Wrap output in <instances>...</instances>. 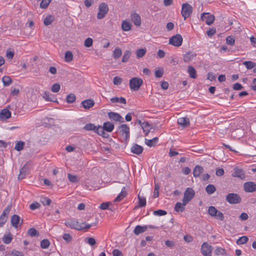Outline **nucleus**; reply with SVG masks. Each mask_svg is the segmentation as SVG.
Instances as JSON below:
<instances>
[{
  "label": "nucleus",
  "mask_w": 256,
  "mask_h": 256,
  "mask_svg": "<svg viewBox=\"0 0 256 256\" xmlns=\"http://www.w3.org/2000/svg\"><path fill=\"white\" fill-rule=\"evenodd\" d=\"M158 138L157 137H155L152 140L146 139V144L150 147L154 146L158 142Z\"/></svg>",
  "instance_id": "30"
},
{
  "label": "nucleus",
  "mask_w": 256,
  "mask_h": 256,
  "mask_svg": "<svg viewBox=\"0 0 256 256\" xmlns=\"http://www.w3.org/2000/svg\"><path fill=\"white\" fill-rule=\"evenodd\" d=\"M204 168L200 166H196L193 170V175L195 178L200 176L204 172Z\"/></svg>",
  "instance_id": "26"
},
{
  "label": "nucleus",
  "mask_w": 256,
  "mask_h": 256,
  "mask_svg": "<svg viewBox=\"0 0 256 256\" xmlns=\"http://www.w3.org/2000/svg\"><path fill=\"white\" fill-rule=\"evenodd\" d=\"M12 239V235L10 234H5L2 238L4 242L6 244H9Z\"/></svg>",
  "instance_id": "43"
},
{
  "label": "nucleus",
  "mask_w": 256,
  "mask_h": 256,
  "mask_svg": "<svg viewBox=\"0 0 256 256\" xmlns=\"http://www.w3.org/2000/svg\"><path fill=\"white\" fill-rule=\"evenodd\" d=\"M213 248L206 242H204L200 248V252L204 256H212Z\"/></svg>",
  "instance_id": "5"
},
{
  "label": "nucleus",
  "mask_w": 256,
  "mask_h": 256,
  "mask_svg": "<svg viewBox=\"0 0 256 256\" xmlns=\"http://www.w3.org/2000/svg\"><path fill=\"white\" fill-rule=\"evenodd\" d=\"M201 20L205 22L208 25H210L213 23L214 20V16L210 13L204 12L202 14Z\"/></svg>",
  "instance_id": "9"
},
{
  "label": "nucleus",
  "mask_w": 256,
  "mask_h": 256,
  "mask_svg": "<svg viewBox=\"0 0 256 256\" xmlns=\"http://www.w3.org/2000/svg\"><path fill=\"white\" fill-rule=\"evenodd\" d=\"M127 195L126 190V187L124 186L120 194L116 196V198L114 199V202H119L124 199Z\"/></svg>",
  "instance_id": "24"
},
{
  "label": "nucleus",
  "mask_w": 256,
  "mask_h": 256,
  "mask_svg": "<svg viewBox=\"0 0 256 256\" xmlns=\"http://www.w3.org/2000/svg\"><path fill=\"white\" fill-rule=\"evenodd\" d=\"M142 128L144 132H145V134L147 135L148 134L150 131V126L148 122H142Z\"/></svg>",
  "instance_id": "34"
},
{
  "label": "nucleus",
  "mask_w": 256,
  "mask_h": 256,
  "mask_svg": "<svg viewBox=\"0 0 256 256\" xmlns=\"http://www.w3.org/2000/svg\"><path fill=\"white\" fill-rule=\"evenodd\" d=\"M167 214L166 212L162 210H158L154 212V214L156 216H164Z\"/></svg>",
  "instance_id": "59"
},
{
  "label": "nucleus",
  "mask_w": 256,
  "mask_h": 256,
  "mask_svg": "<svg viewBox=\"0 0 256 256\" xmlns=\"http://www.w3.org/2000/svg\"><path fill=\"white\" fill-rule=\"evenodd\" d=\"M65 60L67 62H71L73 59V54L70 51H67L65 53Z\"/></svg>",
  "instance_id": "48"
},
{
  "label": "nucleus",
  "mask_w": 256,
  "mask_h": 256,
  "mask_svg": "<svg viewBox=\"0 0 256 256\" xmlns=\"http://www.w3.org/2000/svg\"><path fill=\"white\" fill-rule=\"evenodd\" d=\"M104 130H104L103 126H96L94 132H96L98 134L102 136L104 138H107L108 134L104 132Z\"/></svg>",
  "instance_id": "27"
},
{
  "label": "nucleus",
  "mask_w": 256,
  "mask_h": 256,
  "mask_svg": "<svg viewBox=\"0 0 256 256\" xmlns=\"http://www.w3.org/2000/svg\"><path fill=\"white\" fill-rule=\"evenodd\" d=\"M2 82L4 86H8L12 83V80L8 76H4L2 78Z\"/></svg>",
  "instance_id": "38"
},
{
  "label": "nucleus",
  "mask_w": 256,
  "mask_h": 256,
  "mask_svg": "<svg viewBox=\"0 0 256 256\" xmlns=\"http://www.w3.org/2000/svg\"><path fill=\"white\" fill-rule=\"evenodd\" d=\"M194 194V191L192 188H187L184 194L183 204L186 205L193 198Z\"/></svg>",
  "instance_id": "2"
},
{
  "label": "nucleus",
  "mask_w": 256,
  "mask_h": 256,
  "mask_svg": "<svg viewBox=\"0 0 256 256\" xmlns=\"http://www.w3.org/2000/svg\"><path fill=\"white\" fill-rule=\"evenodd\" d=\"M226 200L231 204H238L241 202L240 196L237 194L231 193L228 194L226 198Z\"/></svg>",
  "instance_id": "4"
},
{
  "label": "nucleus",
  "mask_w": 256,
  "mask_h": 256,
  "mask_svg": "<svg viewBox=\"0 0 256 256\" xmlns=\"http://www.w3.org/2000/svg\"><path fill=\"white\" fill-rule=\"evenodd\" d=\"M216 190V188L213 184H208L206 188V191L208 194H214Z\"/></svg>",
  "instance_id": "35"
},
{
  "label": "nucleus",
  "mask_w": 256,
  "mask_h": 256,
  "mask_svg": "<svg viewBox=\"0 0 256 256\" xmlns=\"http://www.w3.org/2000/svg\"><path fill=\"white\" fill-rule=\"evenodd\" d=\"M188 72L191 78H196V72L192 66H190L188 67Z\"/></svg>",
  "instance_id": "29"
},
{
  "label": "nucleus",
  "mask_w": 256,
  "mask_h": 256,
  "mask_svg": "<svg viewBox=\"0 0 256 256\" xmlns=\"http://www.w3.org/2000/svg\"><path fill=\"white\" fill-rule=\"evenodd\" d=\"M112 253L113 256H123L122 252L118 249H114Z\"/></svg>",
  "instance_id": "64"
},
{
  "label": "nucleus",
  "mask_w": 256,
  "mask_h": 256,
  "mask_svg": "<svg viewBox=\"0 0 256 256\" xmlns=\"http://www.w3.org/2000/svg\"><path fill=\"white\" fill-rule=\"evenodd\" d=\"M129 83L130 90L137 91L143 84V80L140 78L134 77L130 80Z\"/></svg>",
  "instance_id": "1"
},
{
  "label": "nucleus",
  "mask_w": 256,
  "mask_h": 256,
  "mask_svg": "<svg viewBox=\"0 0 256 256\" xmlns=\"http://www.w3.org/2000/svg\"><path fill=\"white\" fill-rule=\"evenodd\" d=\"M54 120L50 118H46L42 121V124L45 126H49L54 124Z\"/></svg>",
  "instance_id": "31"
},
{
  "label": "nucleus",
  "mask_w": 256,
  "mask_h": 256,
  "mask_svg": "<svg viewBox=\"0 0 256 256\" xmlns=\"http://www.w3.org/2000/svg\"><path fill=\"white\" fill-rule=\"evenodd\" d=\"M81 104L84 108L88 110L94 106V102L92 99H87L83 100Z\"/></svg>",
  "instance_id": "20"
},
{
  "label": "nucleus",
  "mask_w": 256,
  "mask_h": 256,
  "mask_svg": "<svg viewBox=\"0 0 256 256\" xmlns=\"http://www.w3.org/2000/svg\"><path fill=\"white\" fill-rule=\"evenodd\" d=\"M122 54V50L119 48H116L113 52V57L115 59L119 58Z\"/></svg>",
  "instance_id": "45"
},
{
  "label": "nucleus",
  "mask_w": 256,
  "mask_h": 256,
  "mask_svg": "<svg viewBox=\"0 0 256 256\" xmlns=\"http://www.w3.org/2000/svg\"><path fill=\"white\" fill-rule=\"evenodd\" d=\"M244 188L246 192H254L256 190V184L252 182H246L244 184Z\"/></svg>",
  "instance_id": "13"
},
{
  "label": "nucleus",
  "mask_w": 256,
  "mask_h": 256,
  "mask_svg": "<svg viewBox=\"0 0 256 256\" xmlns=\"http://www.w3.org/2000/svg\"><path fill=\"white\" fill-rule=\"evenodd\" d=\"M248 238L246 236H242L240 237L237 240L236 242L238 244H243L248 241Z\"/></svg>",
  "instance_id": "50"
},
{
  "label": "nucleus",
  "mask_w": 256,
  "mask_h": 256,
  "mask_svg": "<svg viewBox=\"0 0 256 256\" xmlns=\"http://www.w3.org/2000/svg\"><path fill=\"white\" fill-rule=\"evenodd\" d=\"M24 142H22V141L16 142L15 146H14V149L20 152L24 148Z\"/></svg>",
  "instance_id": "44"
},
{
  "label": "nucleus",
  "mask_w": 256,
  "mask_h": 256,
  "mask_svg": "<svg viewBox=\"0 0 256 256\" xmlns=\"http://www.w3.org/2000/svg\"><path fill=\"white\" fill-rule=\"evenodd\" d=\"M96 126L93 124H88L85 125L84 128L86 130H94L96 129Z\"/></svg>",
  "instance_id": "51"
},
{
  "label": "nucleus",
  "mask_w": 256,
  "mask_h": 256,
  "mask_svg": "<svg viewBox=\"0 0 256 256\" xmlns=\"http://www.w3.org/2000/svg\"><path fill=\"white\" fill-rule=\"evenodd\" d=\"M20 218L16 215L14 214L11 218L12 225L15 228H18L20 225Z\"/></svg>",
  "instance_id": "19"
},
{
  "label": "nucleus",
  "mask_w": 256,
  "mask_h": 256,
  "mask_svg": "<svg viewBox=\"0 0 256 256\" xmlns=\"http://www.w3.org/2000/svg\"><path fill=\"white\" fill-rule=\"evenodd\" d=\"M182 42V38L180 34L172 36L170 38L169 44L175 46H180Z\"/></svg>",
  "instance_id": "7"
},
{
  "label": "nucleus",
  "mask_w": 256,
  "mask_h": 256,
  "mask_svg": "<svg viewBox=\"0 0 256 256\" xmlns=\"http://www.w3.org/2000/svg\"><path fill=\"white\" fill-rule=\"evenodd\" d=\"M118 130L126 140L130 137V128L126 124H122L118 127Z\"/></svg>",
  "instance_id": "8"
},
{
  "label": "nucleus",
  "mask_w": 256,
  "mask_h": 256,
  "mask_svg": "<svg viewBox=\"0 0 256 256\" xmlns=\"http://www.w3.org/2000/svg\"><path fill=\"white\" fill-rule=\"evenodd\" d=\"M242 64L248 70L253 68L256 66V64L252 61H245Z\"/></svg>",
  "instance_id": "41"
},
{
  "label": "nucleus",
  "mask_w": 256,
  "mask_h": 256,
  "mask_svg": "<svg viewBox=\"0 0 256 256\" xmlns=\"http://www.w3.org/2000/svg\"><path fill=\"white\" fill-rule=\"evenodd\" d=\"M96 224H97L96 222H94V224H86L85 222H82V223L80 224V227H82V230H84V229L88 230L91 227V226H96Z\"/></svg>",
  "instance_id": "53"
},
{
  "label": "nucleus",
  "mask_w": 256,
  "mask_h": 256,
  "mask_svg": "<svg viewBox=\"0 0 256 256\" xmlns=\"http://www.w3.org/2000/svg\"><path fill=\"white\" fill-rule=\"evenodd\" d=\"M160 186L158 184H155L153 195L154 198H156L158 196V190L160 189Z\"/></svg>",
  "instance_id": "61"
},
{
  "label": "nucleus",
  "mask_w": 256,
  "mask_h": 256,
  "mask_svg": "<svg viewBox=\"0 0 256 256\" xmlns=\"http://www.w3.org/2000/svg\"><path fill=\"white\" fill-rule=\"evenodd\" d=\"M218 210L214 206H210L208 208V214L213 217L216 216V214H218Z\"/></svg>",
  "instance_id": "46"
},
{
  "label": "nucleus",
  "mask_w": 256,
  "mask_h": 256,
  "mask_svg": "<svg viewBox=\"0 0 256 256\" xmlns=\"http://www.w3.org/2000/svg\"><path fill=\"white\" fill-rule=\"evenodd\" d=\"M103 127L105 131L108 132H112L114 129V124L109 122H104Z\"/></svg>",
  "instance_id": "28"
},
{
  "label": "nucleus",
  "mask_w": 256,
  "mask_h": 256,
  "mask_svg": "<svg viewBox=\"0 0 256 256\" xmlns=\"http://www.w3.org/2000/svg\"><path fill=\"white\" fill-rule=\"evenodd\" d=\"M139 206L144 207L146 204V199L144 197L142 196L139 194L138 195Z\"/></svg>",
  "instance_id": "47"
},
{
  "label": "nucleus",
  "mask_w": 256,
  "mask_h": 256,
  "mask_svg": "<svg viewBox=\"0 0 256 256\" xmlns=\"http://www.w3.org/2000/svg\"><path fill=\"white\" fill-rule=\"evenodd\" d=\"M192 12V6L188 3L184 4L182 5L181 14L184 20L188 18Z\"/></svg>",
  "instance_id": "3"
},
{
  "label": "nucleus",
  "mask_w": 256,
  "mask_h": 256,
  "mask_svg": "<svg viewBox=\"0 0 256 256\" xmlns=\"http://www.w3.org/2000/svg\"><path fill=\"white\" fill-rule=\"evenodd\" d=\"M110 101L113 103L120 102L121 104H126V100L125 98L123 97L118 98L114 97L110 98Z\"/></svg>",
  "instance_id": "33"
},
{
  "label": "nucleus",
  "mask_w": 256,
  "mask_h": 256,
  "mask_svg": "<svg viewBox=\"0 0 256 256\" xmlns=\"http://www.w3.org/2000/svg\"><path fill=\"white\" fill-rule=\"evenodd\" d=\"M60 84L58 83H56L52 86L50 90L54 92H57L60 90Z\"/></svg>",
  "instance_id": "55"
},
{
  "label": "nucleus",
  "mask_w": 256,
  "mask_h": 256,
  "mask_svg": "<svg viewBox=\"0 0 256 256\" xmlns=\"http://www.w3.org/2000/svg\"><path fill=\"white\" fill-rule=\"evenodd\" d=\"M31 164L30 162H27L21 169L20 171V174L19 175V178H23L24 177V176L27 174H28L30 171V167Z\"/></svg>",
  "instance_id": "14"
},
{
  "label": "nucleus",
  "mask_w": 256,
  "mask_h": 256,
  "mask_svg": "<svg viewBox=\"0 0 256 256\" xmlns=\"http://www.w3.org/2000/svg\"><path fill=\"white\" fill-rule=\"evenodd\" d=\"M113 82L114 85H120L122 82V78L119 76H115L113 79Z\"/></svg>",
  "instance_id": "62"
},
{
  "label": "nucleus",
  "mask_w": 256,
  "mask_h": 256,
  "mask_svg": "<svg viewBox=\"0 0 256 256\" xmlns=\"http://www.w3.org/2000/svg\"><path fill=\"white\" fill-rule=\"evenodd\" d=\"M111 204V203L110 202H103L102 203L100 208L102 210H107L109 206Z\"/></svg>",
  "instance_id": "63"
},
{
  "label": "nucleus",
  "mask_w": 256,
  "mask_h": 256,
  "mask_svg": "<svg viewBox=\"0 0 256 256\" xmlns=\"http://www.w3.org/2000/svg\"><path fill=\"white\" fill-rule=\"evenodd\" d=\"M54 20V16L52 15L48 16L44 20V23L46 26L50 24Z\"/></svg>",
  "instance_id": "42"
},
{
  "label": "nucleus",
  "mask_w": 256,
  "mask_h": 256,
  "mask_svg": "<svg viewBox=\"0 0 256 256\" xmlns=\"http://www.w3.org/2000/svg\"><path fill=\"white\" fill-rule=\"evenodd\" d=\"M178 123L182 127L185 128L190 125V120L186 117H182L178 119Z\"/></svg>",
  "instance_id": "22"
},
{
  "label": "nucleus",
  "mask_w": 256,
  "mask_h": 256,
  "mask_svg": "<svg viewBox=\"0 0 256 256\" xmlns=\"http://www.w3.org/2000/svg\"><path fill=\"white\" fill-rule=\"evenodd\" d=\"M131 55V52L129 50H126L122 58V62H126L129 59Z\"/></svg>",
  "instance_id": "52"
},
{
  "label": "nucleus",
  "mask_w": 256,
  "mask_h": 256,
  "mask_svg": "<svg viewBox=\"0 0 256 256\" xmlns=\"http://www.w3.org/2000/svg\"><path fill=\"white\" fill-rule=\"evenodd\" d=\"M50 244L49 240L47 239H44L40 242V246L42 248L46 249L48 248Z\"/></svg>",
  "instance_id": "49"
},
{
  "label": "nucleus",
  "mask_w": 256,
  "mask_h": 256,
  "mask_svg": "<svg viewBox=\"0 0 256 256\" xmlns=\"http://www.w3.org/2000/svg\"><path fill=\"white\" fill-rule=\"evenodd\" d=\"M132 25L128 22L124 20L122 24V28L124 31L127 32L130 30Z\"/></svg>",
  "instance_id": "32"
},
{
  "label": "nucleus",
  "mask_w": 256,
  "mask_h": 256,
  "mask_svg": "<svg viewBox=\"0 0 256 256\" xmlns=\"http://www.w3.org/2000/svg\"><path fill=\"white\" fill-rule=\"evenodd\" d=\"M109 118L116 122L123 123L124 122V118L118 113L114 112H109L108 113Z\"/></svg>",
  "instance_id": "12"
},
{
  "label": "nucleus",
  "mask_w": 256,
  "mask_h": 256,
  "mask_svg": "<svg viewBox=\"0 0 256 256\" xmlns=\"http://www.w3.org/2000/svg\"><path fill=\"white\" fill-rule=\"evenodd\" d=\"M52 0H42L40 4V7L42 8H46Z\"/></svg>",
  "instance_id": "56"
},
{
  "label": "nucleus",
  "mask_w": 256,
  "mask_h": 256,
  "mask_svg": "<svg viewBox=\"0 0 256 256\" xmlns=\"http://www.w3.org/2000/svg\"><path fill=\"white\" fill-rule=\"evenodd\" d=\"M196 54L192 52H188L184 55V61L188 62L196 57Z\"/></svg>",
  "instance_id": "18"
},
{
  "label": "nucleus",
  "mask_w": 256,
  "mask_h": 256,
  "mask_svg": "<svg viewBox=\"0 0 256 256\" xmlns=\"http://www.w3.org/2000/svg\"><path fill=\"white\" fill-rule=\"evenodd\" d=\"M10 116L11 112L8 110L6 108L2 110L0 112V119L2 120H6L9 118Z\"/></svg>",
  "instance_id": "16"
},
{
  "label": "nucleus",
  "mask_w": 256,
  "mask_h": 256,
  "mask_svg": "<svg viewBox=\"0 0 256 256\" xmlns=\"http://www.w3.org/2000/svg\"><path fill=\"white\" fill-rule=\"evenodd\" d=\"M40 202L44 205V206H49L50 204L52 202V200L48 198H44L40 200Z\"/></svg>",
  "instance_id": "57"
},
{
  "label": "nucleus",
  "mask_w": 256,
  "mask_h": 256,
  "mask_svg": "<svg viewBox=\"0 0 256 256\" xmlns=\"http://www.w3.org/2000/svg\"><path fill=\"white\" fill-rule=\"evenodd\" d=\"M148 226H142L138 225L135 227L134 230V232L136 235L138 236L140 234L145 232L148 230Z\"/></svg>",
  "instance_id": "21"
},
{
  "label": "nucleus",
  "mask_w": 256,
  "mask_h": 256,
  "mask_svg": "<svg viewBox=\"0 0 256 256\" xmlns=\"http://www.w3.org/2000/svg\"><path fill=\"white\" fill-rule=\"evenodd\" d=\"M235 40L232 36H228L226 38V43L232 46L234 44Z\"/></svg>",
  "instance_id": "60"
},
{
  "label": "nucleus",
  "mask_w": 256,
  "mask_h": 256,
  "mask_svg": "<svg viewBox=\"0 0 256 256\" xmlns=\"http://www.w3.org/2000/svg\"><path fill=\"white\" fill-rule=\"evenodd\" d=\"M214 253L216 256L224 255L226 254V250L220 247H216L214 251Z\"/></svg>",
  "instance_id": "37"
},
{
  "label": "nucleus",
  "mask_w": 256,
  "mask_h": 256,
  "mask_svg": "<svg viewBox=\"0 0 256 256\" xmlns=\"http://www.w3.org/2000/svg\"><path fill=\"white\" fill-rule=\"evenodd\" d=\"M185 206L186 205L183 204V202L181 203V202H178L176 203V204L175 205L174 210L177 212H182L184 210Z\"/></svg>",
  "instance_id": "39"
},
{
  "label": "nucleus",
  "mask_w": 256,
  "mask_h": 256,
  "mask_svg": "<svg viewBox=\"0 0 256 256\" xmlns=\"http://www.w3.org/2000/svg\"><path fill=\"white\" fill-rule=\"evenodd\" d=\"M232 175L233 176L238 178L241 180H244L245 178L244 172L242 169L238 168H234V172Z\"/></svg>",
  "instance_id": "15"
},
{
  "label": "nucleus",
  "mask_w": 256,
  "mask_h": 256,
  "mask_svg": "<svg viewBox=\"0 0 256 256\" xmlns=\"http://www.w3.org/2000/svg\"><path fill=\"white\" fill-rule=\"evenodd\" d=\"M93 40L92 38H86L84 42V45L86 47L89 48L92 46Z\"/></svg>",
  "instance_id": "54"
},
{
  "label": "nucleus",
  "mask_w": 256,
  "mask_h": 256,
  "mask_svg": "<svg viewBox=\"0 0 256 256\" xmlns=\"http://www.w3.org/2000/svg\"><path fill=\"white\" fill-rule=\"evenodd\" d=\"M146 48H142L136 51V56L137 58H141L143 57L146 53Z\"/></svg>",
  "instance_id": "36"
},
{
  "label": "nucleus",
  "mask_w": 256,
  "mask_h": 256,
  "mask_svg": "<svg viewBox=\"0 0 256 256\" xmlns=\"http://www.w3.org/2000/svg\"><path fill=\"white\" fill-rule=\"evenodd\" d=\"M143 151V148L138 144H134L131 148V152L136 154L139 155L142 153Z\"/></svg>",
  "instance_id": "23"
},
{
  "label": "nucleus",
  "mask_w": 256,
  "mask_h": 256,
  "mask_svg": "<svg viewBox=\"0 0 256 256\" xmlns=\"http://www.w3.org/2000/svg\"><path fill=\"white\" fill-rule=\"evenodd\" d=\"M42 97L46 101L48 102H56V98L54 96L53 94H50L48 92H44L42 94H41Z\"/></svg>",
  "instance_id": "17"
},
{
  "label": "nucleus",
  "mask_w": 256,
  "mask_h": 256,
  "mask_svg": "<svg viewBox=\"0 0 256 256\" xmlns=\"http://www.w3.org/2000/svg\"><path fill=\"white\" fill-rule=\"evenodd\" d=\"M76 96L72 93L69 94L66 96V102L68 104H72V103L76 101Z\"/></svg>",
  "instance_id": "40"
},
{
  "label": "nucleus",
  "mask_w": 256,
  "mask_h": 256,
  "mask_svg": "<svg viewBox=\"0 0 256 256\" xmlns=\"http://www.w3.org/2000/svg\"><path fill=\"white\" fill-rule=\"evenodd\" d=\"M66 226L72 229H76L77 230H82V227H80V224L78 221L74 220H68L66 221L64 223Z\"/></svg>",
  "instance_id": "11"
},
{
  "label": "nucleus",
  "mask_w": 256,
  "mask_h": 256,
  "mask_svg": "<svg viewBox=\"0 0 256 256\" xmlns=\"http://www.w3.org/2000/svg\"><path fill=\"white\" fill-rule=\"evenodd\" d=\"M108 11V5L105 3H102L98 6V12L97 14V18L99 20L102 19Z\"/></svg>",
  "instance_id": "6"
},
{
  "label": "nucleus",
  "mask_w": 256,
  "mask_h": 256,
  "mask_svg": "<svg viewBox=\"0 0 256 256\" xmlns=\"http://www.w3.org/2000/svg\"><path fill=\"white\" fill-rule=\"evenodd\" d=\"M68 180L72 182H76L78 181V179L76 176L68 174Z\"/></svg>",
  "instance_id": "58"
},
{
  "label": "nucleus",
  "mask_w": 256,
  "mask_h": 256,
  "mask_svg": "<svg viewBox=\"0 0 256 256\" xmlns=\"http://www.w3.org/2000/svg\"><path fill=\"white\" fill-rule=\"evenodd\" d=\"M10 209L11 206L8 205L4 210L2 215L0 216V228L2 227L6 222L7 216L8 214Z\"/></svg>",
  "instance_id": "10"
},
{
  "label": "nucleus",
  "mask_w": 256,
  "mask_h": 256,
  "mask_svg": "<svg viewBox=\"0 0 256 256\" xmlns=\"http://www.w3.org/2000/svg\"><path fill=\"white\" fill-rule=\"evenodd\" d=\"M132 20L134 24L136 26H140L141 24V18L140 16L137 13H134L132 14Z\"/></svg>",
  "instance_id": "25"
}]
</instances>
